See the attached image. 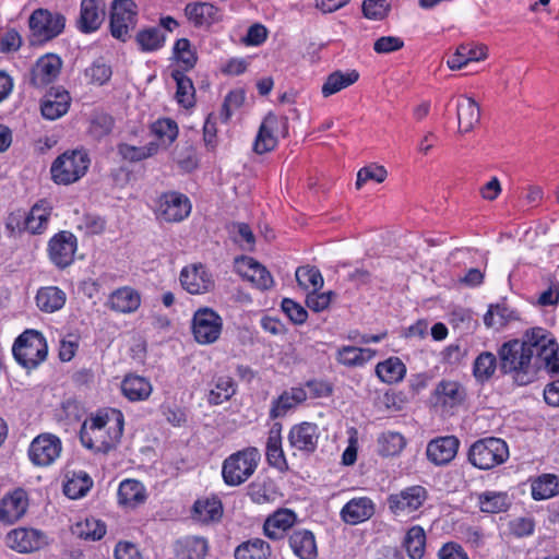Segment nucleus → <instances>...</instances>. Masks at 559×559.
I'll use <instances>...</instances> for the list:
<instances>
[{
	"instance_id": "nucleus-11",
	"label": "nucleus",
	"mask_w": 559,
	"mask_h": 559,
	"mask_svg": "<svg viewBox=\"0 0 559 559\" xmlns=\"http://www.w3.org/2000/svg\"><path fill=\"white\" fill-rule=\"evenodd\" d=\"M136 4L132 0H115L111 5L110 33L111 35L126 41L130 27H134L136 22Z\"/></svg>"
},
{
	"instance_id": "nucleus-10",
	"label": "nucleus",
	"mask_w": 559,
	"mask_h": 559,
	"mask_svg": "<svg viewBox=\"0 0 559 559\" xmlns=\"http://www.w3.org/2000/svg\"><path fill=\"white\" fill-rule=\"evenodd\" d=\"M280 129L283 136L288 134V119L286 117L278 118L272 112L267 114L259 128L253 145L254 152L264 154L274 150L277 144L276 133Z\"/></svg>"
},
{
	"instance_id": "nucleus-38",
	"label": "nucleus",
	"mask_w": 559,
	"mask_h": 559,
	"mask_svg": "<svg viewBox=\"0 0 559 559\" xmlns=\"http://www.w3.org/2000/svg\"><path fill=\"white\" fill-rule=\"evenodd\" d=\"M559 493V477L543 474L532 483V496L535 500H545Z\"/></svg>"
},
{
	"instance_id": "nucleus-36",
	"label": "nucleus",
	"mask_w": 559,
	"mask_h": 559,
	"mask_svg": "<svg viewBox=\"0 0 559 559\" xmlns=\"http://www.w3.org/2000/svg\"><path fill=\"white\" fill-rule=\"evenodd\" d=\"M66 294L58 287H43L37 292L36 304L41 311L51 313L63 307Z\"/></svg>"
},
{
	"instance_id": "nucleus-15",
	"label": "nucleus",
	"mask_w": 559,
	"mask_h": 559,
	"mask_svg": "<svg viewBox=\"0 0 559 559\" xmlns=\"http://www.w3.org/2000/svg\"><path fill=\"white\" fill-rule=\"evenodd\" d=\"M427 499V491L421 486L408 487L388 499L390 510L395 513H411L419 509Z\"/></svg>"
},
{
	"instance_id": "nucleus-25",
	"label": "nucleus",
	"mask_w": 559,
	"mask_h": 559,
	"mask_svg": "<svg viewBox=\"0 0 559 559\" xmlns=\"http://www.w3.org/2000/svg\"><path fill=\"white\" fill-rule=\"evenodd\" d=\"M71 97L66 90L50 88L45 95L40 110L44 118L55 120L67 114Z\"/></svg>"
},
{
	"instance_id": "nucleus-29",
	"label": "nucleus",
	"mask_w": 559,
	"mask_h": 559,
	"mask_svg": "<svg viewBox=\"0 0 559 559\" xmlns=\"http://www.w3.org/2000/svg\"><path fill=\"white\" fill-rule=\"evenodd\" d=\"M282 424L274 423L270 429L266 442V460L270 465L284 471L287 468V462L282 449Z\"/></svg>"
},
{
	"instance_id": "nucleus-61",
	"label": "nucleus",
	"mask_w": 559,
	"mask_h": 559,
	"mask_svg": "<svg viewBox=\"0 0 559 559\" xmlns=\"http://www.w3.org/2000/svg\"><path fill=\"white\" fill-rule=\"evenodd\" d=\"M282 310L295 324H302L308 318L307 310L290 298H284L282 301Z\"/></svg>"
},
{
	"instance_id": "nucleus-39",
	"label": "nucleus",
	"mask_w": 559,
	"mask_h": 559,
	"mask_svg": "<svg viewBox=\"0 0 559 559\" xmlns=\"http://www.w3.org/2000/svg\"><path fill=\"white\" fill-rule=\"evenodd\" d=\"M171 78L175 80L177 85V102L186 108L192 107L194 105L195 93L192 80L180 70H174L171 72Z\"/></svg>"
},
{
	"instance_id": "nucleus-43",
	"label": "nucleus",
	"mask_w": 559,
	"mask_h": 559,
	"mask_svg": "<svg viewBox=\"0 0 559 559\" xmlns=\"http://www.w3.org/2000/svg\"><path fill=\"white\" fill-rule=\"evenodd\" d=\"M497 368H499V358L497 359L490 352H483L474 361L473 373L477 380L484 382L493 376Z\"/></svg>"
},
{
	"instance_id": "nucleus-13",
	"label": "nucleus",
	"mask_w": 559,
	"mask_h": 559,
	"mask_svg": "<svg viewBox=\"0 0 559 559\" xmlns=\"http://www.w3.org/2000/svg\"><path fill=\"white\" fill-rule=\"evenodd\" d=\"M61 452V441L58 437L44 433L36 437L29 447V459L39 466L50 465Z\"/></svg>"
},
{
	"instance_id": "nucleus-41",
	"label": "nucleus",
	"mask_w": 559,
	"mask_h": 559,
	"mask_svg": "<svg viewBox=\"0 0 559 559\" xmlns=\"http://www.w3.org/2000/svg\"><path fill=\"white\" fill-rule=\"evenodd\" d=\"M93 485L92 478L85 472L73 473L63 486V492L70 499H79L86 495Z\"/></svg>"
},
{
	"instance_id": "nucleus-55",
	"label": "nucleus",
	"mask_w": 559,
	"mask_h": 559,
	"mask_svg": "<svg viewBox=\"0 0 559 559\" xmlns=\"http://www.w3.org/2000/svg\"><path fill=\"white\" fill-rule=\"evenodd\" d=\"M174 55L185 64V70H191L198 60L195 52L191 49V44L187 38H180L174 46Z\"/></svg>"
},
{
	"instance_id": "nucleus-51",
	"label": "nucleus",
	"mask_w": 559,
	"mask_h": 559,
	"mask_svg": "<svg viewBox=\"0 0 559 559\" xmlns=\"http://www.w3.org/2000/svg\"><path fill=\"white\" fill-rule=\"evenodd\" d=\"M511 319H513V311L504 305H491L484 316V323L488 328L497 330L503 328Z\"/></svg>"
},
{
	"instance_id": "nucleus-60",
	"label": "nucleus",
	"mask_w": 559,
	"mask_h": 559,
	"mask_svg": "<svg viewBox=\"0 0 559 559\" xmlns=\"http://www.w3.org/2000/svg\"><path fill=\"white\" fill-rule=\"evenodd\" d=\"M112 117L107 114H99L93 118L90 127V132L94 138L100 139L109 134L112 130Z\"/></svg>"
},
{
	"instance_id": "nucleus-20",
	"label": "nucleus",
	"mask_w": 559,
	"mask_h": 559,
	"mask_svg": "<svg viewBox=\"0 0 559 559\" xmlns=\"http://www.w3.org/2000/svg\"><path fill=\"white\" fill-rule=\"evenodd\" d=\"M319 440V429L316 424L304 421L292 427L288 433L289 444L307 453H312L317 449Z\"/></svg>"
},
{
	"instance_id": "nucleus-12",
	"label": "nucleus",
	"mask_w": 559,
	"mask_h": 559,
	"mask_svg": "<svg viewBox=\"0 0 559 559\" xmlns=\"http://www.w3.org/2000/svg\"><path fill=\"white\" fill-rule=\"evenodd\" d=\"M76 251V238L70 231H60L55 235L48 245V252L52 263L64 269L73 262Z\"/></svg>"
},
{
	"instance_id": "nucleus-17",
	"label": "nucleus",
	"mask_w": 559,
	"mask_h": 559,
	"mask_svg": "<svg viewBox=\"0 0 559 559\" xmlns=\"http://www.w3.org/2000/svg\"><path fill=\"white\" fill-rule=\"evenodd\" d=\"M235 262L239 275L253 283L259 289L266 290L273 286L274 281L271 273L253 258L241 257Z\"/></svg>"
},
{
	"instance_id": "nucleus-16",
	"label": "nucleus",
	"mask_w": 559,
	"mask_h": 559,
	"mask_svg": "<svg viewBox=\"0 0 559 559\" xmlns=\"http://www.w3.org/2000/svg\"><path fill=\"white\" fill-rule=\"evenodd\" d=\"M180 283L190 294H204L214 288V280L202 264L183 267Z\"/></svg>"
},
{
	"instance_id": "nucleus-44",
	"label": "nucleus",
	"mask_w": 559,
	"mask_h": 559,
	"mask_svg": "<svg viewBox=\"0 0 559 559\" xmlns=\"http://www.w3.org/2000/svg\"><path fill=\"white\" fill-rule=\"evenodd\" d=\"M144 488L142 484L134 479L123 480L118 489V499L121 504L135 506L144 501Z\"/></svg>"
},
{
	"instance_id": "nucleus-64",
	"label": "nucleus",
	"mask_w": 559,
	"mask_h": 559,
	"mask_svg": "<svg viewBox=\"0 0 559 559\" xmlns=\"http://www.w3.org/2000/svg\"><path fill=\"white\" fill-rule=\"evenodd\" d=\"M86 75L91 78L93 82L102 85L110 79L111 69L103 61L97 60L86 70Z\"/></svg>"
},
{
	"instance_id": "nucleus-8",
	"label": "nucleus",
	"mask_w": 559,
	"mask_h": 559,
	"mask_svg": "<svg viewBox=\"0 0 559 559\" xmlns=\"http://www.w3.org/2000/svg\"><path fill=\"white\" fill-rule=\"evenodd\" d=\"M64 25L66 17L60 13H51L44 9L34 11L29 17L31 43L34 45L57 37L63 31Z\"/></svg>"
},
{
	"instance_id": "nucleus-45",
	"label": "nucleus",
	"mask_w": 559,
	"mask_h": 559,
	"mask_svg": "<svg viewBox=\"0 0 559 559\" xmlns=\"http://www.w3.org/2000/svg\"><path fill=\"white\" fill-rule=\"evenodd\" d=\"M185 12L189 20L201 26L211 24L216 19L218 9L211 3H189Z\"/></svg>"
},
{
	"instance_id": "nucleus-58",
	"label": "nucleus",
	"mask_w": 559,
	"mask_h": 559,
	"mask_svg": "<svg viewBox=\"0 0 559 559\" xmlns=\"http://www.w3.org/2000/svg\"><path fill=\"white\" fill-rule=\"evenodd\" d=\"M319 290L312 289L306 298V305L307 307L314 311L320 312L325 310L331 301L332 298L336 296V294L332 290L325 292V293H318Z\"/></svg>"
},
{
	"instance_id": "nucleus-57",
	"label": "nucleus",
	"mask_w": 559,
	"mask_h": 559,
	"mask_svg": "<svg viewBox=\"0 0 559 559\" xmlns=\"http://www.w3.org/2000/svg\"><path fill=\"white\" fill-rule=\"evenodd\" d=\"M5 229L10 237L26 231V212L22 209L10 212L5 218Z\"/></svg>"
},
{
	"instance_id": "nucleus-52",
	"label": "nucleus",
	"mask_w": 559,
	"mask_h": 559,
	"mask_svg": "<svg viewBox=\"0 0 559 559\" xmlns=\"http://www.w3.org/2000/svg\"><path fill=\"white\" fill-rule=\"evenodd\" d=\"M379 452L383 456L397 455L405 447V439L399 432H384L380 436Z\"/></svg>"
},
{
	"instance_id": "nucleus-24",
	"label": "nucleus",
	"mask_w": 559,
	"mask_h": 559,
	"mask_svg": "<svg viewBox=\"0 0 559 559\" xmlns=\"http://www.w3.org/2000/svg\"><path fill=\"white\" fill-rule=\"evenodd\" d=\"M307 397V391L301 386H295L283 391V393L272 402L270 418L276 419L286 416L288 412L304 403Z\"/></svg>"
},
{
	"instance_id": "nucleus-31",
	"label": "nucleus",
	"mask_w": 559,
	"mask_h": 559,
	"mask_svg": "<svg viewBox=\"0 0 559 559\" xmlns=\"http://www.w3.org/2000/svg\"><path fill=\"white\" fill-rule=\"evenodd\" d=\"M296 520L293 511L283 509L266 519L263 525L264 534L271 539H280L286 530L292 527Z\"/></svg>"
},
{
	"instance_id": "nucleus-46",
	"label": "nucleus",
	"mask_w": 559,
	"mask_h": 559,
	"mask_svg": "<svg viewBox=\"0 0 559 559\" xmlns=\"http://www.w3.org/2000/svg\"><path fill=\"white\" fill-rule=\"evenodd\" d=\"M372 356L373 352L371 349L355 346H344L337 352L338 362L348 367L361 366Z\"/></svg>"
},
{
	"instance_id": "nucleus-7",
	"label": "nucleus",
	"mask_w": 559,
	"mask_h": 559,
	"mask_svg": "<svg viewBox=\"0 0 559 559\" xmlns=\"http://www.w3.org/2000/svg\"><path fill=\"white\" fill-rule=\"evenodd\" d=\"M90 165V158L83 151L64 153L51 165V176L56 183L70 185L85 175Z\"/></svg>"
},
{
	"instance_id": "nucleus-1",
	"label": "nucleus",
	"mask_w": 559,
	"mask_h": 559,
	"mask_svg": "<svg viewBox=\"0 0 559 559\" xmlns=\"http://www.w3.org/2000/svg\"><path fill=\"white\" fill-rule=\"evenodd\" d=\"M123 415L118 409L99 412L86 418L80 430L82 444L97 453L116 448L123 432Z\"/></svg>"
},
{
	"instance_id": "nucleus-18",
	"label": "nucleus",
	"mask_w": 559,
	"mask_h": 559,
	"mask_svg": "<svg viewBox=\"0 0 559 559\" xmlns=\"http://www.w3.org/2000/svg\"><path fill=\"white\" fill-rule=\"evenodd\" d=\"M62 61L52 53L46 55L37 60L29 74V83L34 87H44L53 82L60 74Z\"/></svg>"
},
{
	"instance_id": "nucleus-63",
	"label": "nucleus",
	"mask_w": 559,
	"mask_h": 559,
	"mask_svg": "<svg viewBox=\"0 0 559 559\" xmlns=\"http://www.w3.org/2000/svg\"><path fill=\"white\" fill-rule=\"evenodd\" d=\"M404 47V41L397 36H382L373 44L377 53H390Z\"/></svg>"
},
{
	"instance_id": "nucleus-59",
	"label": "nucleus",
	"mask_w": 559,
	"mask_h": 559,
	"mask_svg": "<svg viewBox=\"0 0 559 559\" xmlns=\"http://www.w3.org/2000/svg\"><path fill=\"white\" fill-rule=\"evenodd\" d=\"M209 550V545L203 537H191L186 540L183 554L187 559H204Z\"/></svg>"
},
{
	"instance_id": "nucleus-6",
	"label": "nucleus",
	"mask_w": 559,
	"mask_h": 559,
	"mask_svg": "<svg viewBox=\"0 0 559 559\" xmlns=\"http://www.w3.org/2000/svg\"><path fill=\"white\" fill-rule=\"evenodd\" d=\"M260 453L255 448H247L228 456L223 463V478L229 486L245 483L255 471Z\"/></svg>"
},
{
	"instance_id": "nucleus-49",
	"label": "nucleus",
	"mask_w": 559,
	"mask_h": 559,
	"mask_svg": "<svg viewBox=\"0 0 559 559\" xmlns=\"http://www.w3.org/2000/svg\"><path fill=\"white\" fill-rule=\"evenodd\" d=\"M295 275L298 285L305 290L309 288L319 290L323 286V277L314 266H299Z\"/></svg>"
},
{
	"instance_id": "nucleus-21",
	"label": "nucleus",
	"mask_w": 559,
	"mask_h": 559,
	"mask_svg": "<svg viewBox=\"0 0 559 559\" xmlns=\"http://www.w3.org/2000/svg\"><path fill=\"white\" fill-rule=\"evenodd\" d=\"M465 397L464 386L452 380L440 381L433 391L435 405L443 408H454L461 405Z\"/></svg>"
},
{
	"instance_id": "nucleus-54",
	"label": "nucleus",
	"mask_w": 559,
	"mask_h": 559,
	"mask_svg": "<svg viewBox=\"0 0 559 559\" xmlns=\"http://www.w3.org/2000/svg\"><path fill=\"white\" fill-rule=\"evenodd\" d=\"M480 510L488 513H498L507 510L508 498L501 492H486L479 496Z\"/></svg>"
},
{
	"instance_id": "nucleus-48",
	"label": "nucleus",
	"mask_w": 559,
	"mask_h": 559,
	"mask_svg": "<svg viewBox=\"0 0 559 559\" xmlns=\"http://www.w3.org/2000/svg\"><path fill=\"white\" fill-rule=\"evenodd\" d=\"M49 216L50 211L41 203H36L29 213H26V231L41 234L47 227Z\"/></svg>"
},
{
	"instance_id": "nucleus-5",
	"label": "nucleus",
	"mask_w": 559,
	"mask_h": 559,
	"mask_svg": "<svg viewBox=\"0 0 559 559\" xmlns=\"http://www.w3.org/2000/svg\"><path fill=\"white\" fill-rule=\"evenodd\" d=\"M509 457L507 443L500 438H484L475 441L468 451V461L479 469H490Z\"/></svg>"
},
{
	"instance_id": "nucleus-19",
	"label": "nucleus",
	"mask_w": 559,
	"mask_h": 559,
	"mask_svg": "<svg viewBox=\"0 0 559 559\" xmlns=\"http://www.w3.org/2000/svg\"><path fill=\"white\" fill-rule=\"evenodd\" d=\"M459 445L454 436L438 437L428 443L426 455L437 466L447 465L455 457Z\"/></svg>"
},
{
	"instance_id": "nucleus-33",
	"label": "nucleus",
	"mask_w": 559,
	"mask_h": 559,
	"mask_svg": "<svg viewBox=\"0 0 559 559\" xmlns=\"http://www.w3.org/2000/svg\"><path fill=\"white\" fill-rule=\"evenodd\" d=\"M289 546L300 559H313L317 556L314 536L310 531H294L289 536Z\"/></svg>"
},
{
	"instance_id": "nucleus-53",
	"label": "nucleus",
	"mask_w": 559,
	"mask_h": 559,
	"mask_svg": "<svg viewBox=\"0 0 559 559\" xmlns=\"http://www.w3.org/2000/svg\"><path fill=\"white\" fill-rule=\"evenodd\" d=\"M235 394L234 381L229 377H221L217 379L215 388L209 394V402L218 405L229 400Z\"/></svg>"
},
{
	"instance_id": "nucleus-4",
	"label": "nucleus",
	"mask_w": 559,
	"mask_h": 559,
	"mask_svg": "<svg viewBox=\"0 0 559 559\" xmlns=\"http://www.w3.org/2000/svg\"><path fill=\"white\" fill-rule=\"evenodd\" d=\"M12 352L21 366L32 370L46 359L48 346L46 338L40 332L26 330L15 340Z\"/></svg>"
},
{
	"instance_id": "nucleus-56",
	"label": "nucleus",
	"mask_w": 559,
	"mask_h": 559,
	"mask_svg": "<svg viewBox=\"0 0 559 559\" xmlns=\"http://www.w3.org/2000/svg\"><path fill=\"white\" fill-rule=\"evenodd\" d=\"M390 8L388 0H364L362 2L364 15L370 20H383Z\"/></svg>"
},
{
	"instance_id": "nucleus-30",
	"label": "nucleus",
	"mask_w": 559,
	"mask_h": 559,
	"mask_svg": "<svg viewBox=\"0 0 559 559\" xmlns=\"http://www.w3.org/2000/svg\"><path fill=\"white\" fill-rule=\"evenodd\" d=\"M487 58L485 46L460 45L454 55L448 59L447 64L451 70H460L472 61H480Z\"/></svg>"
},
{
	"instance_id": "nucleus-26",
	"label": "nucleus",
	"mask_w": 559,
	"mask_h": 559,
	"mask_svg": "<svg viewBox=\"0 0 559 559\" xmlns=\"http://www.w3.org/2000/svg\"><path fill=\"white\" fill-rule=\"evenodd\" d=\"M43 543V535L36 530L17 528L7 535V545L19 552L37 550Z\"/></svg>"
},
{
	"instance_id": "nucleus-27",
	"label": "nucleus",
	"mask_w": 559,
	"mask_h": 559,
	"mask_svg": "<svg viewBox=\"0 0 559 559\" xmlns=\"http://www.w3.org/2000/svg\"><path fill=\"white\" fill-rule=\"evenodd\" d=\"M373 513V502L366 497L352 499L343 507L341 511L342 519L352 525L370 519Z\"/></svg>"
},
{
	"instance_id": "nucleus-37",
	"label": "nucleus",
	"mask_w": 559,
	"mask_h": 559,
	"mask_svg": "<svg viewBox=\"0 0 559 559\" xmlns=\"http://www.w3.org/2000/svg\"><path fill=\"white\" fill-rule=\"evenodd\" d=\"M109 302L111 309L127 313L133 312L140 307L141 298L138 292L123 287L111 294Z\"/></svg>"
},
{
	"instance_id": "nucleus-14",
	"label": "nucleus",
	"mask_w": 559,
	"mask_h": 559,
	"mask_svg": "<svg viewBox=\"0 0 559 559\" xmlns=\"http://www.w3.org/2000/svg\"><path fill=\"white\" fill-rule=\"evenodd\" d=\"M191 211L189 199L177 192H168L160 197L156 214L166 222H180Z\"/></svg>"
},
{
	"instance_id": "nucleus-50",
	"label": "nucleus",
	"mask_w": 559,
	"mask_h": 559,
	"mask_svg": "<svg viewBox=\"0 0 559 559\" xmlns=\"http://www.w3.org/2000/svg\"><path fill=\"white\" fill-rule=\"evenodd\" d=\"M135 40L142 51H154L163 46L165 36L159 28L151 27L140 31Z\"/></svg>"
},
{
	"instance_id": "nucleus-62",
	"label": "nucleus",
	"mask_w": 559,
	"mask_h": 559,
	"mask_svg": "<svg viewBox=\"0 0 559 559\" xmlns=\"http://www.w3.org/2000/svg\"><path fill=\"white\" fill-rule=\"evenodd\" d=\"M153 132L160 139L171 143L178 135V127L175 121L170 119L157 120L153 127Z\"/></svg>"
},
{
	"instance_id": "nucleus-22",
	"label": "nucleus",
	"mask_w": 559,
	"mask_h": 559,
	"mask_svg": "<svg viewBox=\"0 0 559 559\" xmlns=\"http://www.w3.org/2000/svg\"><path fill=\"white\" fill-rule=\"evenodd\" d=\"M105 16V4L102 0H82L78 27L88 34L99 28Z\"/></svg>"
},
{
	"instance_id": "nucleus-3",
	"label": "nucleus",
	"mask_w": 559,
	"mask_h": 559,
	"mask_svg": "<svg viewBox=\"0 0 559 559\" xmlns=\"http://www.w3.org/2000/svg\"><path fill=\"white\" fill-rule=\"evenodd\" d=\"M521 341L536 361L538 372L544 368L551 376H559V345L549 331L539 326L532 328L523 334Z\"/></svg>"
},
{
	"instance_id": "nucleus-34",
	"label": "nucleus",
	"mask_w": 559,
	"mask_h": 559,
	"mask_svg": "<svg viewBox=\"0 0 559 559\" xmlns=\"http://www.w3.org/2000/svg\"><path fill=\"white\" fill-rule=\"evenodd\" d=\"M358 79L359 73L356 70H350L348 72L336 70L328 75L322 85L321 93L324 97H329L353 85L358 81Z\"/></svg>"
},
{
	"instance_id": "nucleus-35",
	"label": "nucleus",
	"mask_w": 559,
	"mask_h": 559,
	"mask_svg": "<svg viewBox=\"0 0 559 559\" xmlns=\"http://www.w3.org/2000/svg\"><path fill=\"white\" fill-rule=\"evenodd\" d=\"M234 556L236 559H269L271 547L261 538H251L237 546Z\"/></svg>"
},
{
	"instance_id": "nucleus-9",
	"label": "nucleus",
	"mask_w": 559,
	"mask_h": 559,
	"mask_svg": "<svg viewBox=\"0 0 559 559\" xmlns=\"http://www.w3.org/2000/svg\"><path fill=\"white\" fill-rule=\"evenodd\" d=\"M223 320L211 308L198 309L192 319V332L200 344H212L216 342L222 333Z\"/></svg>"
},
{
	"instance_id": "nucleus-40",
	"label": "nucleus",
	"mask_w": 559,
	"mask_h": 559,
	"mask_svg": "<svg viewBox=\"0 0 559 559\" xmlns=\"http://www.w3.org/2000/svg\"><path fill=\"white\" fill-rule=\"evenodd\" d=\"M377 376L386 383L401 381L406 372L405 365L396 357L379 362L376 368Z\"/></svg>"
},
{
	"instance_id": "nucleus-23",
	"label": "nucleus",
	"mask_w": 559,
	"mask_h": 559,
	"mask_svg": "<svg viewBox=\"0 0 559 559\" xmlns=\"http://www.w3.org/2000/svg\"><path fill=\"white\" fill-rule=\"evenodd\" d=\"M26 508V492L22 489H16L1 499L0 521L12 524L24 515Z\"/></svg>"
},
{
	"instance_id": "nucleus-42",
	"label": "nucleus",
	"mask_w": 559,
	"mask_h": 559,
	"mask_svg": "<svg viewBox=\"0 0 559 559\" xmlns=\"http://www.w3.org/2000/svg\"><path fill=\"white\" fill-rule=\"evenodd\" d=\"M404 547L411 559H421L425 554L426 534L423 527H411L404 538Z\"/></svg>"
},
{
	"instance_id": "nucleus-32",
	"label": "nucleus",
	"mask_w": 559,
	"mask_h": 559,
	"mask_svg": "<svg viewBox=\"0 0 559 559\" xmlns=\"http://www.w3.org/2000/svg\"><path fill=\"white\" fill-rule=\"evenodd\" d=\"M456 111L461 133L471 132L480 121L479 105L472 97H466L465 102L459 103Z\"/></svg>"
},
{
	"instance_id": "nucleus-28",
	"label": "nucleus",
	"mask_w": 559,
	"mask_h": 559,
	"mask_svg": "<svg viewBox=\"0 0 559 559\" xmlns=\"http://www.w3.org/2000/svg\"><path fill=\"white\" fill-rule=\"evenodd\" d=\"M152 390V384L146 378L134 373H128L121 382L122 394L131 402L148 399Z\"/></svg>"
},
{
	"instance_id": "nucleus-2",
	"label": "nucleus",
	"mask_w": 559,
	"mask_h": 559,
	"mask_svg": "<svg viewBox=\"0 0 559 559\" xmlns=\"http://www.w3.org/2000/svg\"><path fill=\"white\" fill-rule=\"evenodd\" d=\"M527 353L518 338L504 342L498 349L500 372L510 376L518 385H527L538 376L536 361Z\"/></svg>"
},
{
	"instance_id": "nucleus-47",
	"label": "nucleus",
	"mask_w": 559,
	"mask_h": 559,
	"mask_svg": "<svg viewBox=\"0 0 559 559\" xmlns=\"http://www.w3.org/2000/svg\"><path fill=\"white\" fill-rule=\"evenodd\" d=\"M195 516L202 522L217 521L223 514L222 502L216 499L198 500L193 506Z\"/></svg>"
}]
</instances>
